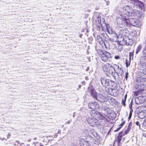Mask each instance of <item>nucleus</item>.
Listing matches in <instances>:
<instances>
[{
    "label": "nucleus",
    "mask_w": 146,
    "mask_h": 146,
    "mask_svg": "<svg viewBox=\"0 0 146 146\" xmlns=\"http://www.w3.org/2000/svg\"><path fill=\"white\" fill-rule=\"evenodd\" d=\"M115 68L109 63H106L102 66V70L105 74L109 77L112 76L114 78L116 74Z\"/></svg>",
    "instance_id": "obj_1"
},
{
    "label": "nucleus",
    "mask_w": 146,
    "mask_h": 146,
    "mask_svg": "<svg viewBox=\"0 0 146 146\" xmlns=\"http://www.w3.org/2000/svg\"><path fill=\"white\" fill-rule=\"evenodd\" d=\"M135 12H137V10L133 9L131 7L127 5L123 7L121 11V15L125 19H127L129 16H135Z\"/></svg>",
    "instance_id": "obj_2"
},
{
    "label": "nucleus",
    "mask_w": 146,
    "mask_h": 146,
    "mask_svg": "<svg viewBox=\"0 0 146 146\" xmlns=\"http://www.w3.org/2000/svg\"><path fill=\"white\" fill-rule=\"evenodd\" d=\"M101 35H97L96 39L98 42L99 43L102 44L103 41H110L111 42L113 41V40L110 38L106 33L105 31H103V32H100Z\"/></svg>",
    "instance_id": "obj_3"
},
{
    "label": "nucleus",
    "mask_w": 146,
    "mask_h": 146,
    "mask_svg": "<svg viewBox=\"0 0 146 146\" xmlns=\"http://www.w3.org/2000/svg\"><path fill=\"white\" fill-rule=\"evenodd\" d=\"M99 55L101 60L105 62L109 61L112 57L111 54L110 53L105 51H101Z\"/></svg>",
    "instance_id": "obj_4"
},
{
    "label": "nucleus",
    "mask_w": 146,
    "mask_h": 146,
    "mask_svg": "<svg viewBox=\"0 0 146 146\" xmlns=\"http://www.w3.org/2000/svg\"><path fill=\"white\" fill-rule=\"evenodd\" d=\"M86 142L84 141L83 142H82L84 141L83 139H80V144L81 146L83 145L84 146H88L89 144V143H91L94 140V138L91 135H87L86 136Z\"/></svg>",
    "instance_id": "obj_5"
},
{
    "label": "nucleus",
    "mask_w": 146,
    "mask_h": 146,
    "mask_svg": "<svg viewBox=\"0 0 146 146\" xmlns=\"http://www.w3.org/2000/svg\"><path fill=\"white\" fill-rule=\"evenodd\" d=\"M121 14V17H117L116 19V22L117 26L120 27H123L125 25H126V20L124 19Z\"/></svg>",
    "instance_id": "obj_6"
},
{
    "label": "nucleus",
    "mask_w": 146,
    "mask_h": 146,
    "mask_svg": "<svg viewBox=\"0 0 146 146\" xmlns=\"http://www.w3.org/2000/svg\"><path fill=\"white\" fill-rule=\"evenodd\" d=\"M87 121L91 126L96 127L99 124L98 120L94 117H88Z\"/></svg>",
    "instance_id": "obj_7"
},
{
    "label": "nucleus",
    "mask_w": 146,
    "mask_h": 146,
    "mask_svg": "<svg viewBox=\"0 0 146 146\" xmlns=\"http://www.w3.org/2000/svg\"><path fill=\"white\" fill-rule=\"evenodd\" d=\"M133 39V37L129 35L128 36H127L125 40H123V41L125 45L131 46L134 42Z\"/></svg>",
    "instance_id": "obj_8"
},
{
    "label": "nucleus",
    "mask_w": 146,
    "mask_h": 146,
    "mask_svg": "<svg viewBox=\"0 0 146 146\" xmlns=\"http://www.w3.org/2000/svg\"><path fill=\"white\" fill-rule=\"evenodd\" d=\"M145 85L143 84H136L135 86V88L137 91H135L134 93L135 94L136 96L137 95V93L138 92H140L143 91L145 89Z\"/></svg>",
    "instance_id": "obj_9"
},
{
    "label": "nucleus",
    "mask_w": 146,
    "mask_h": 146,
    "mask_svg": "<svg viewBox=\"0 0 146 146\" xmlns=\"http://www.w3.org/2000/svg\"><path fill=\"white\" fill-rule=\"evenodd\" d=\"M101 84L105 88L109 86L111 80L109 79H105L103 77H101L100 79Z\"/></svg>",
    "instance_id": "obj_10"
},
{
    "label": "nucleus",
    "mask_w": 146,
    "mask_h": 146,
    "mask_svg": "<svg viewBox=\"0 0 146 146\" xmlns=\"http://www.w3.org/2000/svg\"><path fill=\"white\" fill-rule=\"evenodd\" d=\"M99 104L96 102H90L89 103V108L92 110H98L99 109Z\"/></svg>",
    "instance_id": "obj_11"
},
{
    "label": "nucleus",
    "mask_w": 146,
    "mask_h": 146,
    "mask_svg": "<svg viewBox=\"0 0 146 146\" xmlns=\"http://www.w3.org/2000/svg\"><path fill=\"white\" fill-rule=\"evenodd\" d=\"M114 66H115V68H116L117 69V71H116V74L115 75V78H114L115 80L117 75L119 77L122 76L123 74V70L121 68H120L118 65H115Z\"/></svg>",
    "instance_id": "obj_12"
},
{
    "label": "nucleus",
    "mask_w": 146,
    "mask_h": 146,
    "mask_svg": "<svg viewBox=\"0 0 146 146\" xmlns=\"http://www.w3.org/2000/svg\"><path fill=\"white\" fill-rule=\"evenodd\" d=\"M96 100L101 102H106L107 101V99L106 96L100 93L98 94Z\"/></svg>",
    "instance_id": "obj_13"
},
{
    "label": "nucleus",
    "mask_w": 146,
    "mask_h": 146,
    "mask_svg": "<svg viewBox=\"0 0 146 146\" xmlns=\"http://www.w3.org/2000/svg\"><path fill=\"white\" fill-rule=\"evenodd\" d=\"M130 3H132L135 6H138L139 8L141 9H142L143 6V4L137 0H131Z\"/></svg>",
    "instance_id": "obj_14"
},
{
    "label": "nucleus",
    "mask_w": 146,
    "mask_h": 146,
    "mask_svg": "<svg viewBox=\"0 0 146 146\" xmlns=\"http://www.w3.org/2000/svg\"><path fill=\"white\" fill-rule=\"evenodd\" d=\"M106 25V31L108 33L110 34L113 35V36L117 37V34L116 33L115 31L112 29L111 27H109V25Z\"/></svg>",
    "instance_id": "obj_15"
},
{
    "label": "nucleus",
    "mask_w": 146,
    "mask_h": 146,
    "mask_svg": "<svg viewBox=\"0 0 146 146\" xmlns=\"http://www.w3.org/2000/svg\"><path fill=\"white\" fill-rule=\"evenodd\" d=\"M126 21V25H132L134 26L135 22V20L136 19H133L132 18H129V17L127 18V19H125Z\"/></svg>",
    "instance_id": "obj_16"
},
{
    "label": "nucleus",
    "mask_w": 146,
    "mask_h": 146,
    "mask_svg": "<svg viewBox=\"0 0 146 146\" xmlns=\"http://www.w3.org/2000/svg\"><path fill=\"white\" fill-rule=\"evenodd\" d=\"M89 93L91 96L95 100L96 99L99 94V93L96 92L95 90L93 88L90 89L89 90Z\"/></svg>",
    "instance_id": "obj_17"
},
{
    "label": "nucleus",
    "mask_w": 146,
    "mask_h": 146,
    "mask_svg": "<svg viewBox=\"0 0 146 146\" xmlns=\"http://www.w3.org/2000/svg\"><path fill=\"white\" fill-rule=\"evenodd\" d=\"M110 41H105L103 42L102 44L100 43L99 44L103 47L105 46V48L107 49H110Z\"/></svg>",
    "instance_id": "obj_18"
},
{
    "label": "nucleus",
    "mask_w": 146,
    "mask_h": 146,
    "mask_svg": "<svg viewBox=\"0 0 146 146\" xmlns=\"http://www.w3.org/2000/svg\"><path fill=\"white\" fill-rule=\"evenodd\" d=\"M127 30L126 28L122 29L119 30V33L117 34V36L116 37L117 38L119 37H122L123 36L125 35V34L126 33L125 31Z\"/></svg>",
    "instance_id": "obj_19"
},
{
    "label": "nucleus",
    "mask_w": 146,
    "mask_h": 146,
    "mask_svg": "<svg viewBox=\"0 0 146 146\" xmlns=\"http://www.w3.org/2000/svg\"><path fill=\"white\" fill-rule=\"evenodd\" d=\"M138 117L141 119L144 118L146 116V110H143L138 114Z\"/></svg>",
    "instance_id": "obj_20"
},
{
    "label": "nucleus",
    "mask_w": 146,
    "mask_h": 146,
    "mask_svg": "<svg viewBox=\"0 0 146 146\" xmlns=\"http://www.w3.org/2000/svg\"><path fill=\"white\" fill-rule=\"evenodd\" d=\"M142 56L141 57V60H146V45L143 49L142 51Z\"/></svg>",
    "instance_id": "obj_21"
},
{
    "label": "nucleus",
    "mask_w": 146,
    "mask_h": 146,
    "mask_svg": "<svg viewBox=\"0 0 146 146\" xmlns=\"http://www.w3.org/2000/svg\"><path fill=\"white\" fill-rule=\"evenodd\" d=\"M136 13H135V17H137L139 19H142L144 17V15L142 13H139V12L137 10V12H135Z\"/></svg>",
    "instance_id": "obj_22"
},
{
    "label": "nucleus",
    "mask_w": 146,
    "mask_h": 146,
    "mask_svg": "<svg viewBox=\"0 0 146 146\" xmlns=\"http://www.w3.org/2000/svg\"><path fill=\"white\" fill-rule=\"evenodd\" d=\"M137 80L142 82L146 81V76L142 74L141 76L137 78Z\"/></svg>",
    "instance_id": "obj_23"
},
{
    "label": "nucleus",
    "mask_w": 146,
    "mask_h": 146,
    "mask_svg": "<svg viewBox=\"0 0 146 146\" xmlns=\"http://www.w3.org/2000/svg\"><path fill=\"white\" fill-rule=\"evenodd\" d=\"M90 114L92 117H97L100 114V113L95 110H92L90 112Z\"/></svg>",
    "instance_id": "obj_24"
},
{
    "label": "nucleus",
    "mask_w": 146,
    "mask_h": 146,
    "mask_svg": "<svg viewBox=\"0 0 146 146\" xmlns=\"http://www.w3.org/2000/svg\"><path fill=\"white\" fill-rule=\"evenodd\" d=\"M105 111L107 112V114H109L111 113H114V111L111 110V109L107 107H106L104 108Z\"/></svg>",
    "instance_id": "obj_25"
},
{
    "label": "nucleus",
    "mask_w": 146,
    "mask_h": 146,
    "mask_svg": "<svg viewBox=\"0 0 146 146\" xmlns=\"http://www.w3.org/2000/svg\"><path fill=\"white\" fill-rule=\"evenodd\" d=\"M123 132L121 131L120 132L117 137V142H121V138L123 135H124V134H122Z\"/></svg>",
    "instance_id": "obj_26"
},
{
    "label": "nucleus",
    "mask_w": 146,
    "mask_h": 146,
    "mask_svg": "<svg viewBox=\"0 0 146 146\" xmlns=\"http://www.w3.org/2000/svg\"><path fill=\"white\" fill-rule=\"evenodd\" d=\"M135 23L134 26L137 27H140L141 25V23L139 20H137V19L135 20Z\"/></svg>",
    "instance_id": "obj_27"
},
{
    "label": "nucleus",
    "mask_w": 146,
    "mask_h": 146,
    "mask_svg": "<svg viewBox=\"0 0 146 146\" xmlns=\"http://www.w3.org/2000/svg\"><path fill=\"white\" fill-rule=\"evenodd\" d=\"M108 100L111 104L112 103H114L115 102V100L113 98L111 97L109 98L108 99H107Z\"/></svg>",
    "instance_id": "obj_28"
},
{
    "label": "nucleus",
    "mask_w": 146,
    "mask_h": 146,
    "mask_svg": "<svg viewBox=\"0 0 146 146\" xmlns=\"http://www.w3.org/2000/svg\"><path fill=\"white\" fill-rule=\"evenodd\" d=\"M142 48V46L141 44L139 45L137 48L135 50V53L137 54L140 51Z\"/></svg>",
    "instance_id": "obj_29"
},
{
    "label": "nucleus",
    "mask_w": 146,
    "mask_h": 146,
    "mask_svg": "<svg viewBox=\"0 0 146 146\" xmlns=\"http://www.w3.org/2000/svg\"><path fill=\"white\" fill-rule=\"evenodd\" d=\"M100 26L99 25H98L97 26L96 29L98 30L99 31H100V30H101V31H102V32H103V31H104L102 27V28H101L100 27H102V24L101 23H100Z\"/></svg>",
    "instance_id": "obj_30"
},
{
    "label": "nucleus",
    "mask_w": 146,
    "mask_h": 146,
    "mask_svg": "<svg viewBox=\"0 0 146 146\" xmlns=\"http://www.w3.org/2000/svg\"><path fill=\"white\" fill-rule=\"evenodd\" d=\"M115 47L116 48L119 49H120V48H121V45L119 43L117 42H116V44H115Z\"/></svg>",
    "instance_id": "obj_31"
},
{
    "label": "nucleus",
    "mask_w": 146,
    "mask_h": 146,
    "mask_svg": "<svg viewBox=\"0 0 146 146\" xmlns=\"http://www.w3.org/2000/svg\"><path fill=\"white\" fill-rule=\"evenodd\" d=\"M35 146H43L44 145H46V144L44 145L43 143L36 142L35 143Z\"/></svg>",
    "instance_id": "obj_32"
},
{
    "label": "nucleus",
    "mask_w": 146,
    "mask_h": 146,
    "mask_svg": "<svg viewBox=\"0 0 146 146\" xmlns=\"http://www.w3.org/2000/svg\"><path fill=\"white\" fill-rule=\"evenodd\" d=\"M97 117H98L100 120L105 119V117L101 115L100 113V114H99L97 116Z\"/></svg>",
    "instance_id": "obj_33"
},
{
    "label": "nucleus",
    "mask_w": 146,
    "mask_h": 146,
    "mask_svg": "<svg viewBox=\"0 0 146 146\" xmlns=\"http://www.w3.org/2000/svg\"><path fill=\"white\" fill-rule=\"evenodd\" d=\"M90 133L93 135L95 137L96 135V133L94 129H92L91 130Z\"/></svg>",
    "instance_id": "obj_34"
},
{
    "label": "nucleus",
    "mask_w": 146,
    "mask_h": 146,
    "mask_svg": "<svg viewBox=\"0 0 146 146\" xmlns=\"http://www.w3.org/2000/svg\"><path fill=\"white\" fill-rule=\"evenodd\" d=\"M130 61L131 60H126L125 64L127 67H128L129 66L130 64Z\"/></svg>",
    "instance_id": "obj_35"
},
{
    "label": "nucleus",
    "mask_w": 146,
    "mask_h": 146,
    "mask_svg": "<svg viewBox=\"0 0 146 146\" xmlns=\"http://www.w3.org/2000/svg\"><path fill=\"white\" fill-rule=\"evenodd\" d=\"M133 52H130L129 54V60L133 59Z\"/></svg>",
    "instance_id": "obj_36"
},
{
    "label": "nucleus",
    "mask_w": 146,
    "mask_h": 146,
    "mask_svg": "<svg viewBox=\"0 0 146 146\" xmlns=\"http://www.w3.org/2000/svg\"><path fill=\"white\" fill-rule=\"evenodd\" d=\"M117 84L116 83L115 84H114L110 88L112 90H115L117 88Z\"/></svg>",
    "instance_id": "obj_37"
},
{
    "label": "nucleus",
    "mask_w": 146,
    "mask_h": 146,
    "mask_svg": "<svg viewBox=\"0 0 146 146\" xmlns=\"http://www.w3.org/2000/svg\"><path fill=\"white\" fill-rule=\"evenodd\" d=\"M111 83H110L109 86H108V87L110 88L111 87H112L113 85L114 84H115L116 83H115L114 82L112 81L111 80Z\"/></svg>",
    "instance_id": "obj_38"
},
{
    "label": "nucleus",
    "mask_w": 146,
    "mask_h": 146,
    "mask_svg": "<svg viewBox=\"0 0 146 146\" xmlns=\"http://www.w3.org/2000/svg\"><path fill=\"white\" fill-rule=\"evenodd\" d=\"M133 112V109H131V110H130L129 113V115L128 117V118L129 119H130L132 115V112Z\"/></svg>",
    "instance_id": "obj_39"
},
{
    "label": "nucleus",
    "mask_w": 146,
    "mask_h": 146,
    "mask_svg": "<svg viewBox=\"0 0 146 146\" xmlns=\"http://www.w3.org/2000/svg\"><path fill=\"white\" fill-rule=\"evenodd\" d=\"M130 128L129 127V126L127 128V129L126 130L125 132V134H127L129 132V131L130 130Z\"/></svg>",
    "instance_id": "obj_40"
},
{
    "label": "nucleus",
    "mask_w": 146,
    "mask_h": 146,
    "mask_svg": "<svg viewBox=\"0 0 146 146\" xmlns=\"http://www.w3.org/2000/svg\"><path fill=\"white\" fill-rule=\"evenodd\" d=\"M142 73L141 74L146 76V68L143 69L142 70Z\"/></svg>",
    "instance_id": "obj_41"
},
{
    "label": "nucleus",
    "mask_w": 146,
    "mask_h": 146,
    "mask_svg": "<svg viewBox=\"0 0 146 146\" xmlns=\"http://www.w3.org/2000/svg\"><path fill=\"white\" fill-rule=\"evenodd\" d=\"M141 65L142 66L143 68H146V62L141 63Z\"/></svg>",
    "instance_id": "obj_42"
},
{
    "label": "nucleus",
    "mask_w": 146,
    "mask_h": 146,
    "mask_svg": "<svg viewBox=\"0 0 146 146\" xmlns=\"http://www.w3.org/2000/svg\"><path fill=\"white\" fill-rule=\"evenodd\" d=\"M126 100L124 99H123L122 100V103L123 104V105L124 106H125V101H126Z\"/></svg>",
    "instance_id": "obj_43"
},
{
    "label": "nucleus",
    "mask_w": 146,
    "mask_h": 146,
    "mask_svg": "<svg viewBox=\"0 0 146 146\" xmlns=\"http://www.w3.org/2000/svg\"><path fill=\"white\" fill-rule=\"evenodd\" d=\"M128 73L127 72L126 73L125 77V78L126 79V80H127V78L128 77Z\"/></svg>",
    "instance_id": "obj_44"
},
{
    "label": "nucleus",
    "mask_w": 146,
    "mask_h": 146,
    "mask_svg": "<svg viewBox=\"0 0 146 146\" xmlns=\"http://www.w3.org/2000/svg\"><path fill=\"white\" fill-rule=\"evenodd\" d=\"M72 121V119H70V120H68V121L66 122V124H69Z\"/></svg>",
    "instance_id": "obj_45"
},
{
    "label": "nucleus",
    "mask_w": 146,
    "mask_h": 146,
    "mask_svg": "<svg viewBox=\"0 0 146 146\" xmlns=\"http://www.w3.org/2000/svg\"><path fill=\"white\" fill-rule=\"evenodd\" d=\"M135 124L137 126H138L139 127V128H140V125H139V121H137L135 122Z\"/></svg>",
    "instance_id": "obj_46"
},
{
    "label": "nucleus",
    "mask_w": 146,
    "mask_h": 146,
    "mask_svg": "<svg viewBox=\"0 0 146 146\" xmlns=\"http://www.w3.org/2000/svg\"><path fill=\"white\" fill-rule=\"evenodd\" d=\"M114 58L116 59H118L119 58V55L116 56L114 57Z\"/></svg>",
    "instance_id": "obj_47"
},
{
    "label": "nucleus",
    "mask_w": 146,
    "mask_h": 146,
    "mask_svg": "<svg viewBox=\"0 0 146 146\" xmlns=\"http://www.w3.org/2000/svg\"><path fill=\"white\" fill-rule=\"evenodd\" d=\"M121 128V127H118L116 130H115L114 131H118Z\"/></svg>",
    "instance_id": "obj_48"
},
{
    "label": "nucleus",
    "mask_w": 146,
    "mask_h": 146,
    "mask_svg": "<svg viewBox=\"0 0 146 146\" xmlns=\"http://www.w3.org/2000/svg\"><path fill=\"white\" fill-rule=\"evenodd\" d=\"M125 122L124 121L123 122H122L121 124H120L119 125V126H120V127H121L123 126L124 125V124H125Z\"/></svg>",
    "instance_id": "obj_49"
},
{
    "label": "nucleus",
    "mask_w": 146,
    "mask_h": 146,
    "mask_svg": "<svg viewBox=\"0 0 146 146\" xmlns=\"http://www.w3.org/2000/svg\"><path fill=\"white\" fill-rule=\"evenodd\" d=\"M10 135V134L9 133H8V135H7V139H8L9 138Z\"/></svg>",
    "instance_id": "obj_50"
},
{
    "label": "nucleus",
    "mask_w": 146,
    "mask_h": 146,
    "mask_svg": "<svg viewBox=\"0 0 146 146\" xmlns=\"http://www.w3.org/2000/svg\"><path fill=\"white\" fill-rule=\"evenodd\" d=\"M13 145L14 146H18V144L15 143V142L13 143Z\"/></svg>",
    "instance_id": "obj_51"
},
{
    "label": "nucleus",
    "mask_w": 146,
    "mask_h": 146,
    "mask_svg": "<svg viewBox=\"0 0 146 146\" xmlns=\"http://www.w3.org/2000/svg\"><path fill=\"white\" fill-rule=\"evenodd\" d=\"M19 145L20 146H25V145H24V144L23 143H21Z\"/></svg>",
    "instance_id": "obj_52"
},
{
    "label": "nucleus",
    "mask_w": 146,
    "mask_h": 146,
    "mask_svg": "<svg viewBox=\"0 0 146 146\" xmlns=\"http://www.w3.org/2000/svg\"><path fill=\"white\" fill-rule=\"evenodd\" d=\"M117 143L118 146H121L120 142H117Z\"/></svg>",
    "instance_id": "obj_53"
},
{
    "label": "nucleus",
    "mask_w": 146,
    "mask_h": 146,
    "mask_svg": "<svg viewBox=\"0 0 146 146\" xmlns=\"http://www.w3.org/2000/svg\"><path fill=\"white\" fill-rule=\"evenodd\" d=\"M133 33H134V36H135V35H136V31H133Z\"/></svg>",
    "instance_id": "obj_54"
},
{
    "label": "nucleus",
    "mask_w": 146,
    "mask_h": 146,
    "mask_svg": "<svg viewBox=\"0 0 146 146\" xmlns=\"http://www.w3.org/2000/svg\"><path fill=\"white\" fill-rule=\"evenodd\" d=\"M16 142L18 144H19L20 143V141H16Z\"/></svg>",
    "instance_id": "obj_55"
},
{
    "label": "nucleus",
    "mask_w": 146,
    "mask_h": 146,
    "mask_svg": "<svg viewBox=\"0 0 146 146\" xmlns=\"http://www.w3.org/2000/svg\"><path fill=\"white\" fill-rule=\"evenodd\" d=\"M127 95H125V96H124V99L126 100V98H127Z\"/></svg>",
    "instance_id": "obj_56"
},
{
    "label": "nucleus",
    "mask_w": 146,
    "mask_h": 146,
    "mask_svg": "<svg viewBox=\"0 0 146 146\" xmlns=\"http://www.w3.org/2000/svg\"><path fill=\"white\" fill-rule=\"evenodd\" d=\"M89 67H88L87 68L86 70V71H88V70H89Z\"/></svg>",
    "instance_id": "obj_57"
},
{
    "label": "nucleus",
    "mask_w": 146,
    "mask_h": 146,
    "mask_svg": "<svg viewBox=\"0 0 146 146\" xmlns=\"http://www.w3.org/2000/svg\"><path fill=\"white\" fill-rule=\"evenodd\" d=\"M76 112H74V113L73 115V117H75V115L74 114Z\"/></svg>",
    "instance_id": "obj_58"
},
{
    "label": "nucleus",
    "mask_w": 146,
    "mask_h": 146,
    "mask_svg": "<svg viewBox=\"0 0 146 146\" xmlns=\"http://www.w3.org/2000/svg\"><path fill=\"white\" fill-rule=\"evenodd\" d=\"M0 139L1 140H3L5 139L4 138L0 137Z\"/></svg>",
    "instance_id": "obj_59"
},
{
    "label": "nucleus",
    "mask_w": 146,
    "mask_h": 146,
    "mask_svg": "<svg viewBox=\"0 0 146 146\" xmlns=\"http://www.w3.org/2000/svg\"><path fill=\"white\" fill-rule=\"evenodd\" d=\"M129 108L130 109V110H131V109H132V106H129Z\"/></svg>",
    "instance_id": "obj_60"
},
{
    "label": "nucleus",
    "mask_w": 146,
    "mask_h": 146,
    "mask_svg": "<svg viewBox=\"0 0 146 146\" xmlns=\"http://www.w3.org/2000/svg\"><path fill=\"white\" fill-rule=\"evenodd\" d=\"M81 84H79L78 85V87L79 88V89H80L81 88Z\"/></svg>",
    "instance_id": "obj_61"
},
{
    "label": "nucleus",
    "mask_w": 146,
    "mask_h": 146,
    "mask_svg": "<svg viewBox=\"0 0 146 146\" xmlns=\"http://www.w3.org/2000/svg\"><path fill=\"white\" fill-rule=\"evenodd\" d=\"M82 83L83 84H84V85H85V81H83L82 82Z\"/></svg>",
    "instance_id": "obj_62"
},
{
    "label": "nucleus",
    "mask_w": 146,
    "mask_h": 146,
    "mask_svg": "<svg viewBox=\"0 0 146 146\" xmlns=\"http://www.w3.org/2000/svg\"><path fill=\"white\" fill-rule=\"evenodd\" d=\"M85 79H86V80H88V77H87V76H86V77H85Z\"/></svg>",
    "instance_id": "obj_63"
},
{
    "label": "nucleus",
    "mask_w": 146,
    "mask_h": 146,
    "mask_svg": "<svg viewBox=\"0 0 146 146\" xmlns=\"http://www.w3.org/2000/svg\"><path fill=\"white\" fill-rule=\"evenodd\" d=\"M26 146H30V145L29 144H27Z\"/></svg>",
    "instance_id": "obj_64"
}]
</instances>
